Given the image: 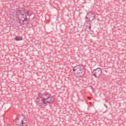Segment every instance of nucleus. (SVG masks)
Returning <instances> with one entry per match:
<instances>
[{"mask_svg":"<svg viewBox=\"0 0 126 126\" xmlns=\"http://www.w3.org/2000/svg\"><path fill=\"white\" fill-rule=\"evenodd\" d=\"M38 97L40 98L38 104L41 108H45L48 105V104H52L55 101L54 96L49 94L48 92L44 93H39Z\"/></svg>","mask_w":126,"mask_h":126,"instance_id":"obj_1","label":"nucleus"},{"mask_svg":"<svg viewBox=\"0 0 126 126\" xmlns=\"http://www.w3.org/2000/svg\"><path fill=\"white\" fill-rule=\"evenodd\" d=\"M24 120V116L20 114L17 116L16 119V126H27V123L23 121Z\"/></svg>","mask_w":126,"mask_h":126,"instance_id":"obj_2","label":"nucleus"},{"mask_svg":"<svg viewBox=\"0 0 126 126\" xmlns=\"http://www.w3.org/2000/svg\"><path fill=\"white\" fill-rule=\"evenodd\" d=\"M25 14V11L23 10H18L17 11V15H19V17L20 18V20L22 21V23H24V21L27 22V20H28V19H27V15H26L24 16V14Z\"/></svg>","mask_w":126,"mask_h":126,"instance_id":"obj_3","label":"nucleus"},{"mask_svg":"<svg viewBox=\"0 0 126 126\" xmlns=\"http://www.w3.org/2000/svg\"><path fill=\"white\" fill-rule=\"evenodd\" d=\"M102 69L97 67L96 69H94L92 72V73L95 78H99V77L102 76Z\"/></svg>","mask_w":126,"mask_h":126,"instance_id":"obj_4","label":"nucleus"},{"mask_svg":"<svg viewBox=\"0 0 126 126\" xmlns=\"http://www.w3.org/2000/svg\"><path fill=\"white\" fill-rule=\"evenodd\" d=\"M84 73H85V70L84 68L82 70H80V71H78L76 73V76L78 77H81V76H83L84 75Z\"/></svg>","mask_w":126,"mask_h":126,"instance_id":"obj_5","label":"nucleus"},{"mask_svg":"<svg viewBox=\"0 0 126 126\" xmlns=\"http://www.w3.org/2000/svg\"><path fill=\"white\" fill-rule=\"evenodd\" d=\"M84 68L81 65H76L75 67H74L73 71H79L82 69H83Z\"/></svg>","mask_w":126,"mask_h":126,"instance_id":"obj_6","label":"nucleus"},{"mask_svg":"<svg viewBox=\"0 0 126 126\" xmlns=\"http://www.w3.org/2000/svg\"><path fill=\"white\" fill-rule=\"evenodd\" d=\"M86 17L87 19H88L89 18V21H93V20H94V18H95V15L94 13H91L89 18L87 17V16H86Z\"/></svg>","mask_w":126,"mask_h":126,"instance_id":"obj_7","label":"nucleus"},{"mask_svg":"<svg viewBox=\"0 0 126 126\" xmlns=\"http://www.w3.org/2000/svg\"><path fill=\"white\" fill-rule=\"evenodd\" d=\"M14 40H16V41H22L23 38L21 36H16L15 37Z\"/></svg>","mask_w":126,"mask_h":126,"instance_id":"obj_8","label":"nucleus"},{"mask_svg":"<svg viewBox=\"0 0 126 126\" xmlns=\"http://www.w3.org/2000/svg\"><path fill=\"white\" fill-rule=\"evenodd\" d=\"M25 14L26 13V15H28V16H30V15L29 14L30 13L29 10L27 11L26 13L25 12Z\"/></svg>","mask_w":126,"mask_h":126,"instance_id":"obj_9","label":"nucleus"},{"mask_svg":"<svg viewBox=\"0 0 126 126\" xmlns=\"http://www.w3.org/2000/svg\"><path fill=\"white\" fill-rule=\"evenodd\" d=\"M89 29H90V30H91V26L89 27Z\"/></svg>","mask_w":126,"mask_h":126,"instance_id":"obj_10","label":"nucleus"},{"mask_svg":"<svg viewBox=\"0 0 126 126\" xmlns=\"http://www.w3.org/2000/svg\"><path fill=\"white\" fill-rule=\"evenodd\" d=\"M7 126H10V125H7Z\"/></svg>","mask_w":126,"mask_h":126,"instance_id":"obj_11","label":"nucleus"}]
</instances>
